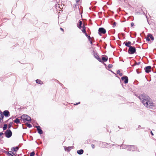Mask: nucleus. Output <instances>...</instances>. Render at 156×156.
Here are the masks:
<instances>
[{
  "label": "nucleus",
  "instance_id": "obj_34",
  "mask_svg": "<svg viewBox=\"0 0 156 156\" xmlns=\"http://www.w3.org/2000/svg\"><path fill=\"white\" fill-rule=\"evenodd\" d=\"M60 29L61 30V31H62L63 32H64V30L63 28H60Z\"/></svg>",
  "mask_w": 156,
  "mask_h": 156
},
{
  "label": "nucleus",
  "instance_id": "obj_32",
  "mask_svg": "<svg viewBox=\"0 0 156 156\" xmlns=\"http://www.w3.org/2000/svg\"><path fill=\"white\" fill-rule=\"evenodd\" d=\"M91 147L93 149L95 147V146L93 144H92L91 145Z\"/></svg>",
  "mask_w": 156,
  "mask_h": 156
},
{
  "label": "nucleus",
  "instance_id": "obj_9",
  "mask_svg": "<svg viewBox=\"0 0 156 156\" xmlns=\"http://www.w3.org/2000/svg\"><path fill=\"white\" fill-rule=\"evenodd\" d=\"M3 115H4L5 117H8L10 115L9 112L8 110H5L3 112Z\"/></svg>",
  "mask_w": 156,
  "mask_h": 156
},
{
  "label": "nucleus",
  "instance_id": "obj_23",
  "mask_svg": "<svg viewBox=\"0 0 156 156\" xmlns=\"http://www.w3.org/2000/svg\"><path fill=\"white\" fill-rule=\"evenodd\" d=\"M20 122V120L17 119H16L14 121V122L17 124L19 123Z\"/></svg>",
  "mask_w": 156,
  "mask_h": 156
},
{
  "label": "nucleus",
  "instance_id": "obj_5",
  "mask_svg": "<svg viewBox=\"0 0 156 156\" xmlns=\"http://www.w3.org/2000/svg\"><path fill=\"white\" fill-rule=\"evenodd\" d=\"M121 79L122 80L124 81L125 83H127L128 82V77L126 76H124L121 77Z\"/></svg>",
  "mask_w": 156,
  "mask_h": 156
},
{
  "label": "nucleus",
  "instance_id": "obj_16",
  "mask_svg": "<svg viewBox=\"0 0 156 156\" xmlns=\"http://www.w3.org/2000/svg\"><path fill=\"white\" fill-rule=\"evenodd\" d=\"M128 149L130 151H133L135 148V147L133 146H128Z\"/></svg>",
  "mask_w": 156,
  "mask_h": 156
},
{
  "label": "nucleus",
  "instance_id": "obj_39",
  "mask_svg": "<svg viewBox=\"0 0 156 156\" xmlns=\"http://www.w3.org/2000/svg\"><path fill=\"white\" fill-rule=\"evenodd\" d=\"M3 134L2 133H0V136H1Z\"/></svg>",
  "mask_w": 156,
  "mask_h": 156
},
{
  "label": "nucleus",
  "instance_id": "obj_3",
  "mask_svg": "<svg viewBox=\"0 0 156 156\" xmlns=\"http://www.w3.org/2000/svg\"><path fill=\"white\" fill-rule=\"evenodd\" d=\"M136 50V49L135 47L131 46L129 48L128 52L129 54H133L135 52Z\"/></svg>",
  "mask_w": 156,
  "mask_h": 156
},
{
  "label": "nucleus",
  "instance_id": "obj_14",
  "mask_svg": "<svg viewBox=\"0 0 156 156\" xmlns=\"http://www.w3.org/2000/svg\"><path fill=\"white\" fill-rule=\"evenodd\" d=\"M19 149V147H12L11 150L12 151H14L15 153Z\"/></svg>",
  "mask_w": 156,
  "mask_h": 156
},
{
  "label": "nucleus",
  "instance_id": "obj_13",
  "mask_svg": "<svg viewBox=\"0 0 156 156\" xmlns=\"http://www.w3.org/2000/svg\"><path fill=\"white\" fill-rule=\"evenodd\" d=\"M4 116L3 115V113L1 112L0 114V123L2 122L3 121V118Z\"/></svg>",
  "mask_w": 156,
  "mask_h": 156
},
{
  "label": "nucleus",
  "instance_id": "obj_4",
  "mask_svg": "<svg viewBox=\"0 0 156 156\" xmlns=\"http://www.w3.org/2000/svg\"><path fill=\"white\" fill-rule=\"evenodd\" d=\"M5 136L8 138L10 137L12 135V132L10 130H7L5 133Z\"/></svg>",
  "mask_w": 156,
  "mask_h": 156
},
{
  "label": "nucleus",
  "instance_id": "obj_29",
  "mask_svg": "<svg viewBox=\"0 0 156 156\" xmlns=\"http://www.w3.org/2000/svg\"><path fill=\"white\" fill-rule=\"evenodd\" d=\"M113 67V65L112 64H110L108 65V67L109 68H112Z\"/></svg>",
  "mask_w": 156,
  "mask_h": 156
},
{
  "label": "nucleus",
  "instance_id": "obj_21",
  "mask_svg": "<svg viewBox=\"0 0 156 156\" xmlns=\"http://www.w3.org/2000/svg\"><path fill=\"white\" fill-rule=\"evenodd\" d=\"M37 83L38 84H43V82L41 80L37 79L36 80Z\"/></svg>",
  "mask_w": 156,
  "mask_h": 156
},
{
  "label": "nucleus",
  "instance_id": "obj_19",
  "mask_svg": "<svg viewBox=\"0 0 156 156\" xmlns=\"http://www.w3.org/2000/svg\"><path fill=\"white\" fill-rule=\"evenodd\" d=\"M82 21L80 20L79 21V24H78V25H77V27L79 28L80 29L81 28H82V27L83 28V27L82 26Z\"/></svg>",
  "mask_w": 156,
  "mask_h": 156
},
{
  "label": "nucleus",
  "instance_id": "obj_33",
  "mask_svg": "<svg viewBox=\"0 0 156 156\" xmlns=\"http://www.w3.org/2000/svg\"><path fill=\"white\" fill-rule=\"evenodd\" d=\"M134 23L133 22L131 23V27H133L134 26Z\"/></svg>",
  "mask_w": 156,
  "mask_h": 156
},
{
  "label": "nucleus",
  "instance_id": "obj_17",
  "mask_svg": "<svg viewBox=\"0 0 156 156\" xmlns=\"http://www.w3.org/2000/svg\"><path fill=\"white\" fill-rule=\"evenodd\" d=\"M108 59V58L107 56H105V57H103L102 58V62H106Z\"/></svg>",
  "mask_w": 156,
  "mask_h": 156
},
{
  "label": "nucleus",
  "instance_id": "obj_1",
  "mask_svg": "<svg viewBox=\"0 0 156 156\" xmlns=\"http://www.w3.org/2000/svg\"><path fill=\"white\" fill-rule=\"evenodd\" d=\"M138 98L142 101L144 105L147 108H150L153 105V104L149 96L142 94L140 95Z\"/></svg>",
  "mask_w": 156,
  "mask_h": 156
},
{
  "label": "nucleus",
  "instance_id": "obj_22",
  "mask_svg": "<svg viewBox=\"0 0 156 156\" xmlns=\"http://www.w3.org/2000/svg\"><path fill=\"white\" fill-rule=\"evenodd\" d=\"M117 74H119L121 76H122L123 75L122 73H121L119 70H118L117 71Z\"/></svg>",
  "mask_w": 156,
  "mask_h": 156
},
{
  "label": "nucleus",
  "instance_id": "obj_26",
  "mask_svg": "<svg viewBox=\"0 0 156 156\" xmlns=\"http://www.w3.org/2000/svg\"><path fill=\"white\" fill-rule=\"evenodd\" d=\"M59 5H60L59 4H56L55 5V8L56 9H57L58 8H59L60 7Z\"/></svg>",
  "mask_w": 156,
  "mask_h": 156
},
{
  "label": "nucleus",
  "instance_id": "obj_6",
  "mask_svg": "<svg viewBox=\"0 0 156 156\" xmlns=\"http://www.w3.org/2000/svg\"><path fill=\"white\" fill-rule=\"evenodd\" d=\"M106 33L105 30L103 28H100L98 30V34L100 35V34H105Z\"/></svg>",
  "mask_w": 156,
  "mask_h": 156
},
{
  "label": "nucleus",
  "instance_id": "obj_24",
  "mask_svg": "<svg viewBox=\"0 0 156 156\" xmlns=\"http://www.w3.org/2000/svg\"><path fill=\"white\" fill-rule=\"evenodd\" d=\"M25 124L27 127H28L29 128L31 127L32 126L31 125V124H29L28 123H26Z\"/></svg>",
  "mask_w": 156,
  "mask_h": 156
},
{
  "label": "nucleus",
  "instance_id": "obj_7",
  "mask_svg": "<svg viewBox=\"0 0 156 156\" xmlns=\"http://www.w3.org/2000/svg\"><path fill=\"white\" fill-rule=\"evenodd\" d=\"M93 55L95 58L97 59L99 61L102 62V61L101 60V58L99 57V56L98 54L97 53H95L94 51V54Z\"/></svg>",
  "mask_w": 156,
  "mask_h": 156
},
{
  "label": "nucleus",
  "instance_id": "obj_38",
  "mask_svg": "<svg viewBox=\"0 0 156 156\" xmlns=\"http://www.w3.org/2000/svg\"><path fill=\"white\" fill-rule=\"evenodd\" d=\"M151 134L152 135V136H153V135H154V134L153 133H152V131H151Z\"/></svg>",
  "mask_w": 156,
  "mask_h": 156
},
{
  "label": "nucleus",
  "instance_id": "obj_30",
  "mask_svg": "<svg viewBox=\"0 0 156 156\" xmlns=\"http://www.w3.org/2000/svg\"><path fill=\"white\" fill-rule=\"evenodd\" d=\"M12 126V123H10L8 125V128L10 129Z\"/></svg>",
  "mask_w": 156,
  "mask_h": 156
},
{
  "label": "nucleus",
  "instance_id": "obj_37",
  "mask_svg": "<svg viewBox=\"0 0 156 156\" xmlns=\"http://www.w3.org/2000/svg\"><path fill=\"white\" fill-rule=\"evenodd\" d=\"M87 37H88V39H90L91 38L89 36H88Z\"/></svg>",
  "mask_w": 156,
  "mask_h": 156
},
{
  "label": "nucleus",
  "instance_id": "obj_2",
  "mask_svg": "<svg viewBox=\"0 0 156 156\" xmlns=\"http://www.w3.org/2000/svg\"><path fill=\"white\" fill-rule=\"evenodd\" d=\"M21 118L23 120L29 121L31 120V118L28 115H22Z\"/></svg>",
  "mask_w": 156,
  "mask_h": 156
},
{
  "label": "nucleus",
  "instance_id": "obj_15",
  "mask_svg": "<svg viewBox=\"0 0 156 156\" xmlns=\"http://www.w3.org/2000/svg\"><path fill=\"white\" fill-rule=\"evenodd\" d=\"M12 151L8 152V155L9 156H16V154L14 153Z\"/></svg>",
  "mask_w": 156,
  "mask_h": 156
},
{
  "label": "nucleus",
  "instance_id": "obj_31",
  "mask_svg": "<svg viewBox=\"0 0 156 156\" xmlns=\"http://www.w3.org/2000/svg\"><path fill=\"white\" fill-rule=\"evenodd\" d=\"M89 41L90 42V44H92V38H91L90 39H89Z\"/></svg>",
  "mask_w": 156,
  "mask_h": 156
},
{
  "label": "nucleus",
  "instance_id": "obj_40",
  "mask_svg": "<svg viewBox=\"0 0 156 156\" xmlns=\"http://www.w3.org/2000/svg\"><path fill=\"white\" fill-rule=\"evenodd\" d=\"M76 2H79L80 0H76Z\"/></svg>",
  "mask_w": 156,
  "mask_h": 156
},
{
  "label": "nucleus",
  "instance_id": "obj_35",
  "mask_svg": "<svg viewBox=\"0 0 156 156\" xmlns=\"http://www.w3.org/2000/svg\"><path fill=\"white\" fill-rule=\"evenodd\" d=\"M71 148V147H68V148H66V149H67V150H69V149H70Z\"/></svg>",
  "mask_w": 156,
  "mask_h": 156
},
{
  "label": "nucleus",
  "instance_id": "obj_27",
  "mask_svg": "<svg viewBox=\"0 0 156 156\" xmlns=\"http://www.w3.org/2000/svg\"><path fill=\"white\" fill-rule=\"evenodd\" d=\"M35 153L34 152H32L30 153V156H34Z\"/></svg>",
  "mask_w": 156,
  "mask_h": 156
},
{
  "label": "nucleus",
  "instance_id": "obj_36",
  "mask_svg": "<svg viewBox=\"0 0 156 156\" xmlns=\"http://www.w3.org/2000/svg\"><path fill=\"white\" fill-rule=\"evenodd\" d=\"M80 103V102H79L78 103H76V104H74V105H77Z\"/></svg>",
  "mask_w": 156,
  "mask_h": 156
},
{
  "label": "nucleus",
  "instance_id": "obj_12",
  "mask_svg": "<svg viewBox=\"0 0 156 156\" xmlns=\"http://www.w3.org/2000/svg\"><path fill=\"white\" fill-rule=\"evenodd\" d=\"M82 32L85 34L87 37L88 36L86 33V27L84 24L83 25V29L82 30Z\"/></svg>",
  "mask_w": 156,
  "mask_h": 156
},
{
  "label": "nucleus",
  "instance_id": "obj_18",
  "mask_svg": "<svg viewBox=\"0 0 156 156\" xmlns=\"http://www.w3.org/2000/svg\"><path fill=\"white\" fill-rule=\"evenodd\" d=\"M125 43V45L127 46V47H129V48L130 47H131V42L130 41H128V42H125L124 43V44Z\"/></svg>",
  "mask_w": 156,
  "mask_h": 156
},
{
  "label": "nucleus",
  "instance_id": "obj_11",
  "mask_svg": "<svg viewBox=\"0 0 156 156\" xmlns=\"http://www.w3.org/2000/svg\"><path fill=\"white\" fill-rule=\"evenodd\" d=\"M36 127L37 128L38 131V133L40 134H42L43 133V131L41 129V127L40 126H36Z\"/></svg>",
  "mask_w": 156,
  "mask_h": 156
},
{
  "label": "nucleus",
  "instance_id": "obj_10",
  "mask_svg": "<svg viewBox=\"0 0 156 156\" xmlns=\"http://www.w3.org/2000/svg\"><path fill=\"white\" fill-rule=\"evenodd\" d=\"M151 67L150 66H147L145 68V72L148 73L151 71Z\"/></svg>",
  "mask_w": 156,
  "mask_h": 156
},
{
  "label": "nucleus",
  "instance_id": "obj_20",
  "mask_svg": "<svg viewBox=\"0 0 156 156\" xmlns=\"http://www.w3.org/2000/svg\"><path fill=\"white\" fill-rule=\"evenodd\" d=\"M83 153V151L82 149L78 150L77 151V153L79 154H82Z\"/></svg>",
  "mask_w": 156,
  "mask_h": 156
},
{
  "label": "nucleus",
  "instance_id": "obj_28",
  "mask_svg": "<svg viewBox=\"0 0 156 156\" xmlns=\"http://www.w3.org/2000/svg\"><path fill=\"white\" fill-rule=\"evenodd\" d=\"M116 23L115 22H114L112 24L113 27H115L116 26Z\"/></svg>",
  "mask_w": 156,
  "mask_h": 156
},
{
  "label": "nucleus",
  "instance_id": "obj_8",
  "mask_svg": "<svg viewBox=\"0 0 156 156\" xmlns=\"http://www.w3.org/2000/svg\"><path fill=\"white\" fill-rule=\"evenodd\" d=\"M154 39V37L151 34H148L147 35V40L148 41H150V40L153 41Z\"/></svg>",
  "mask_w": 156,
  "mask_h": 156
},
{
  "label": "nucleus",
  "instance_id": "obj_25",
  "mask_svg": "<svg viewBox=\"0 0 156 156\" xmlns=\"http://www.w3.org/2000/svg\"><path fill=\"white\" fill-rule=\"evenodd\" d=\"M7 125L6 124H5L4 125V126L3 128V129L4 130H5L7 128Z\"/></svg>",
  "mask_w": 156,
  "mask_h": 156
}]
</instances>
